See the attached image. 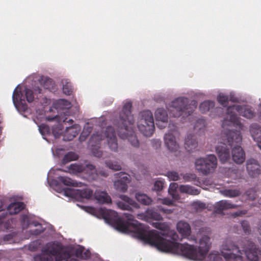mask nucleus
Instances as JSON below:
<instances>
[{
	"label": "nucleus",
	"mask_w": 261,
	"mask_h": 261,
	"mask_svg": "<svg viewBox=\"0 0 261 261\" xmlns=\"http://www.w3.org/2000/svg\"><path fill=\"white\" fill-rule=\"evenodd\" d=\"M112 213L114 212L108 210L101 211L103 218L110 223L112 222L117 230L125 233L133 232L136 237L161 251L179 254L194 260H202L210 249V238L207 236H203L200 239L197 249L188 243L181 244L164 238V234L155 230H148V227L134 220V217L130 214H123L127 220L124 221L119 217L112 218Z\"/></svg>",
	"instance_id": "obj_1"
},
{
	"label": "nucleus",
	"mask_w": 261,
	"mask_h": 261,
	"mask_svg": "<svg viewBox=\"0 0 261 261\" xmlns=\"http://www.w3.org/2000/svg\"><path fill=\"white\" fill-rule=\"evenodd\" d=\"M132 107L131 102L128 101L124 103L115 126L120 138L127 139L132 146L137 147L139 142L133 128L134 119L131 113Z\"/></svg>",
	"instance_id": "obj_2"
},
{
	"label": "nucleus",
	"mask_w": 261,
	"mask_h": 261,
	"mask_svg": "<svg viewBox=\"0 0 261 261\" xmlns=\"http://www.w3.org/2000/svg\"><path fill=\"white\" fill-rule=\"evenodd\" d=\"M221 139L228 142L231 148V155L233 161L242 164L245 160V154L241 146L242 138L240 130L224 128L221 133Z\"/></svg>",
	"instance_id": "obj_3"
},
{
	"label": "nucleus",
	"mask_w": 261,
	"mask_h": 261,
	"mask_svg": "<svg viewBox=\"0 0 261 261\" xmlns=\"http://www.w3.org/2000/svg\"><path fill=\"white\" fill-rule=\"evenodd\" d=\"M234 111L238 112L240 115L247 119H251L255 116V113L252 108L248 106H240L233 105L229 106L227 109V116L222 122V127L225 126L233 125L242 129L243 125L240 121V119L238 117Z\"/></svg>",
	"instance_id": "obj_4"
},
{
	"label": "nucleus",
	"mask_w": 261,
	"mask_h": 261,
	"mask_svg": "<svg viewBox=\"0 0 261 261\" xmlns=\"http://www.w3.org/2000/svg\"><path fill=\"white\" fill-rule=\"evenodd\" d=\"M197 102L195 100L190 102L186 97H178L172 102L168 109L170 116L178 117L185 114V115H190L197 107Z\"/></svg>",
	"instance_id": "obj_5"
},
{
	"label": "nucleus",
	"mask_w": 261,
	"mask_h": 261,
	"mask_svg": "<svg viewBox=\"0 0 261 261\" xmlns=\"http://www.w3.org/2000/svg\"><path fill=\"white\" fill-rule=\"evenodd\" d=\"M137 126L143 135L146 137L152 136L154 131V124L152 114L150 111H144L140 113Z\"/></svg>",
	"instance_id": "obj_6"
},
{
	"label": "nucleus",
	"mask_w": 261,
	"mask_h": 261,
	"mask_svg": "<svg viewBox=\"0 0 261 261\" xmlns=\"http://www.w3.org/2000/svg\"><path fill=\"white\" fill-rule=\"evenodd\" d=\"M196 169L204 175L213 173L217 167V159L214 154H209L205 158H200L195 162Z\"/></svg>",
	"instance_id": "obj_7"
},
{
	"label": "nucleus",
	"mask_w": 261,
	"mask_h": 261,
	"mask_svg": "<svg viewBox=\"0 0 261 261\" xmlns=\"http://www.w3.org/2000/svg\"><path fill=\"white\" fill-rule=\"evenodd\" d=\"M42 251L53 257H55L56 261H67L71 255L69 251L63 249L62 245L58 243L48 244Z\"/></svg>",
	"instance_id": "obj_8"
},
{
	"label": "nucleus",
	"mask_w": 261,
	"mask_h": 261,
	"mask_svg": "<svg viewBox=\"0 0 261 261\" xmlns=\"http://www.w3.org/2000/svg\"><path fill=\"white\" fill-rule=\"evenodd\" d=\"M223 142L220 143L216 147V150L220 162L222 164L225 163L230 159V149L231 148L228 146V142L222 140Z\"/></svg>",
	"instance_id": "obj_9"
},
{
	"label": "nucleus",
	"mask_w": 261,
	"mask_h": 261,
	"mask_svg": "<svg viewBox=\"0 0 261 261\" xmlns=\"http://www.w3.org/2000/svg\"><path fill=\"white\" fill-rule=\"evenodd\" d=\"M121 201L117 202V206L122 210L132 211V207L136 208H140L139 204L135 200L124 195H121L119 196Z\"/></svg>",
	"instance_id": "obj_10"
},
{
	"label": "nucleus",
	"mask_w": 261,
	"mask_h": 261,
	"mask_svg": "<svg viewBox=\"0 0 261 261\" xmlns=\"http://www.w3.org/2000/svg\"><path fill=\"white\" fill-rule=\"evenodd\" d=\"M108 144L112 151H117L118 150V143L116 133L113 127L108 126L105 132Z\"/></svg>",
	"instance_id": "obj_11"
},
{
	"label": "nucleus",
	"mask_w": 261,
	"mask_h": 261,
	"mask_svg": "<svg viewBox=\"0 0 261 261\" xmlns=\"http://www.w3.org/2000/svg\"><path fill=\"white\" fill-rule=\"evenodd\" d=\"M177 229L182 238L194 242H196V238L194 236H191V226L187 222L180 221L177 224Z\"/></svg>",
	"instance_id": "obj_12"
},
{
	"label": "nucleus",
	"mask_w": 261,
	"mask_h": 261,
	"mask_svg": "<svg viewBox=\"0 0 261 261\" xmlns=\"http://www.w3.org/2000/svg\"><path fill=\"white\" fill-rule=\"evenodd\" d=\"M22 94L20 91H18L16 88L13 93V102L17 109L19 111L25 112L28 109V106L25 100L22 99Z\"/></svg>",
	"instance_id": "obj_13"
},
{
	"label": "nucleus",
	"mask_w": 261,
	"mask_h": 261,
	"mask_svg": "<svg viewBox=\"0 0 261 261\" xmlns=\"http://www.w3.org/2000/svg\"><path fill=\"white\" fill-rule=\"evenodd\" d=\"M165 144L168 150L171 152H176L178 151L179 146L177 143L175 137L172 133H169L165 134L164 136Z\"/></svg>",
	"instance_id": "obj_14"
},
{
	"label": "nucleus",
	"mask_w": 261,
	"mask_h": 261,
	"mask_svg": "<svg viewBox=\"0 0 261 261\" xmlns=\"http://www.w3.org/2000/svg\"><path fill=\"white\" fill-rule=\"evenodd\" d=\"M260 167L257 160L253 159L247 160L246 168L250 176L253 177L257 176L260 173Z\"/></svg>",
	"instance_id": "obj_15"
},
{
	"label": "nucleus",
	"mask_w": 261,
	"mask_h": 261,
	"mask_svg": "<svg viewBox=\"0 0 261 261\" xmlns=\"http://www.w3.org/2000/svg\"><path fill=\"white\" fill-rule=\"evenodd\" d=\"M138 218L147 222H149L151 220L157 221L163 220L162 216L153 209H148L144 214H138Z\"/></svg>",
	"instance_id": "obj_16"
},
{
	"label": "nucleus",
	"mask_w": 261,
	"mask_h": 261,
	"mask_svg": "<svg viewBox=\"0 0 261 261\" xmlns=\"http://www.w3.org/2000/svg\"><path fill=\"white\" fill-rule=\"evenodd\" d=\"M155 117L156 125L161 129L165 127L168 121V115L166 111L162 108L158 109L155 112Z\"/></svg>",
	"instance_id": "obj_17"
},
{
	"label": "nucleus",
	"mask_w": 261,
	"mask_h": 261,
	"mask_svg": "<svg viewBox=\"0 0 261 261\" xmlns=\"http://www.w3.org/2000/svg\"><path fill=\"white\" fill-rule=\"evenodd\" d=\"M80 126L78 124H74L67 127L63 135V140L66 141L72 140L79 134Z\"/></svg>",
	"instance_id": "obj_18"
},
{
	"label": "nucleus",
	"mask_w": 261,
	"mask_h": 261,
	"mask_svg": "<svg viewBox=\"0 0 261 261\" xmlns=\"http://www.w3.org/2000/svg\"><path fill=\"white\" fill-rule=\"evenodd\" d=\"M97 169L92 164H88L83 166L82 173L86 175V177L89 180H96L97 178Z\"/></svg>",
	"instance_id": "obj_19"
},
{
	"label": "nucleus",
	"mask_w": 261,
	"mask_h": 261,
	"mask_svg": "<svg viewBox=\"0 0 261 261\" xmlns=\"http://www.w3.org/2000/svg\"><path fill=\"white\" fill-rule=\"evenodd\" d=\"M237 207V205L233 204L228 200H221L215 204V212L218 214H222L223 211L234 208Z\"/></svg>",
	"instance_id": "obj_20"
},
{
	"label": "nucleus",
	"mask_w": 261,
	"mask_h": 261,
	"mask_svg": "<svg viewBox=\"0 0 261 261\" xmlns=\"http://www.w3.org/2000/svg\"><path fill=\"white\" fill-rule=\"evenodd\" d=\"M94 195L95 199L100 203H110L112 202L110 196L105 191L96 190Z\"/></svg>",
	"instance_id": "obj_21"
},
{
	"label": "nucleus",
	"mask_w": 261,
	"mask_h": 261,
	"mask_svg": "<svg viewBox=\"0 0 261 261\" xmlns=\"http://www.w3.org/2000/svg\"><path fill=\"white\" fill-rule=\"evenodd\" d=\"M198 143L193 135H188L185 138V147L189 151H193L197 147Z\"/></svg>",
	"instance_id": "obj_22"
},
{
	"label": "nucleus",
	"mask_w": 261,
	"mask_h": 261,
	"mask_svg": "<svg viewBox=\"0 0 261 261\" xmlns=\"http://www.w3.org/2000/svg\"><path fill=\"white\" fill-rule=\"evenodd\" d=\"M25 204L22 202L11 203L7 207V211L10 215H16L25 208Z\"/></svg>",
	"instance_id": "obj_23"
},
{
	"label": "nucleus",
	"mask_w": 261,
	"mask_h": 261,
	"mask_svg": "<svg viewBox=\"0 0 261 261\" xmlns=\"http://www.w3.org/2000/svg\"><path fill=\"white\" fill-rule=\"evenodd\" d=\"M40 85L45 89L53 91L55 89L56 85L54 81L48 77L41 76L39 80Z\"/></svg>",
	"instance_id": "obj_24"
},
{
	"label": "nucleus",
	"mask_w": 261,
	"mask_h": 261,
	"mask_svg": "<svg viewBox=\"0 0 261 261\" xmlns=\"http://www.w3.org/2000/svg\"><path fill=\"white\" fill-rule=\"evenodd\" d=\"M250 132L255 141H261V126L257 124H253L251 126Z\"/></svg>",
	"instance_id": "obj_25"
},
{
	"label": "nucleus",
	"mask_w": 261,
	"mask_h": 261,
	"mask_svg": "<svg viewBox=\"0 0 261 261\" xmlns=\"http://www.w3.org/2000/svg\"><path fill=\"white\" fill-rule=\"evenodd\" d=\"M179 190L181 193L192 195H197L200 193V190L188 185H181L179 187Z\"/></svg>",
	"instance_id": "obj_26"
},
{
	"label": "nucleus",
	"mask_w": 261,
	"mask_h": 261,
	"mask_svg": "<svg viewBox=\"0 0 261 261\" xmlns=\"http://www.w3.org/2000/svg\"><path fill=\"white\" fill-rule=\"evenodd\" d=\"M58 180L64 185L72 187H81L82 183L75 181L70 178L66 176H60L58 177Z\"/></svg>",
	"instance_id": "obj_27"
},
{
	"label": "nucleus",
	"mask_w": 261,
	"mask_h": 261,
	"mask_svg": "<svg viewBox=\"0 0 261 261\" xmlns=\"http://www.w3.org/2000/svg\"><path fill=\"white\" fill-rule=\"evenodd\" d=\"M135 198L139 202L145 205L151 204L152 201V199L146 194L139 192L136 193Z\"/></svg>",
	"instance_id": "obj_28"
},
{
	"label": "nucleus",
	"mask_w": 261,
	"mask_h": 261,
	"mask_svg": "<svg viewBox=\"0 0 261 261\" xmlns=\"http://www.w3.org/2000/svg\"><path fill=\"white\" fill-rule=\"evenodd\" d=\"M215 106V102L213 101L207 100L201 103L199 106V110L201 113H204L208 112L211 109Z\"/></svg>",
	"instance_id": "obj_29"
},
{
	"label": "nucleus",
	"mask_w": 261,
	"mask_h": 261,
	"mask_svg": "<svg viewBox=\"0 0 261 261\" xmlns=\"http://www.w3.org/2000/svg\"><path fill=\"white\" fill-rule=\"evenodd\" d=\"M206 122L204 119L200 118L198 119L194 126V129L196 133L203 132L205 127Z\"/></svg>",
	"instance_id": "obj_30"
},
{
	"label": "nucleus",
	"mask_w": 261,
	"mask_h": 261,
	"mask_svg": "<svg viewBox=\"0 0 261 261\" xmlns=\"http://www.w3.org/2000/svg\"><path fill=\"white\" fill-rule=\"evenodd\" d=\"M78 159V155L73 152H68L63 157L62 162L65 164L69 162L76 160Z\"/></svg>",
	"instance_id": "obj_31"
},
{
	"label": "nucleus",
	"mask_w": 261,
	"mask_h": 261,
	"mask_svg": "<svg viewBox=\"0 0 261 261\" xmlns=\"http://www.w3.org/2000/svg\"><path fill=\"white\" fill-rule=\"evenodd\" d=\"M77 193L81 197L86 199H90L93 195V191L89 188L78 190Z\"/></svg>",
	"instance_id": "obj_32"
},
{
	"label": "nucleus",
	"mask_w": 261,
	"mask_h": 261,
	"mask_svg": "<svg viewBox=\"0 0 261 261\" xmlns=\"http://www.w3.org/2000/svg\"><path fill=\"white\" fill-rule=\"evenodd\" d=\"M56 107L57 109H68L71 107V103L67 100L61 99L57 101Z\"/></svg>",
	"instance_id": "obj_33"
},
{
	"label": "nucleus",
	"mask_w": 261,
	"mask_h": 261,
	"mask_svg": "<svg viewBox=\"0 0 261 261\" xmlns=\"http://www.w3.org/2000/svg\"><path fill=\"white\" fill-rule=\"evenodd\" d=\"M114 186L117 191L122 192H126L128 188L127 184L122 180H117L115 181Z\"/></svg>",
	"instance_id": "obj_34"
},
{
	"label": "nucleus",
	"mask_w": 261,
	"mask_h": 261,
	"mask_svg": "<svg viewBox=\"0 0 261 261\" xmlns=\"http://www.w3.org/2000/svg\"><path fill=\"white\" fill-rule=\"evenodd\" d=\"M8 216L7 212L5 209L4 201L0 200V224L4 222Z\"/></svg>",
	"instance_id": "obj_35"
},
{
	"label": "nucleus",
	"mask_w": 261,
	"mask_h": 261,
	"mask_svg": "<svg viewBox=\"0 0 261 261\" xmlns=\"http://www.w3.org/2000/svg\"><path fill=\"white\" fill-rule=\"evenodd\" d=\"M34 261H53L54 258L51 255L46 254L42 251L40 254L36 255L34 258Z\"/></svg>",
	"instance_id": "obj_36"
},
{
	"label": "nucleus",
	"mask_w": 261,
	"mask_h": 261,
	"mask_svg": "<svg viewBox=\"0 0 261 261\" xmlns=\"http://www.w3.org/2000/svg\"><path fill=\"white\" fill-rule=\"evenodd\" d=\"M63 93L67 95H71L73 91V88L71 83L69 82H67V80H65V82H63Z\"/></svg>",
	"instance_id": "obj_37"
},
{
	"label": "nucleus",
	"mask_w": 261,
	"mask_h": 261,
	"mask_svg": "<svg viewBox=\"0 0 261 261\" xmlns=\"http://www.w3.org/2000/svg\"><path fill=\"white\" fill-rule=\"evenodd\" d=\"M207 261H223V258L217 252H212L207 256Z\"/></svg>",
	"instance_id": "obj_38"
},
{
	"label": "nucleus",
	"mask_w": 261,
	"mask_h": 261,
	"mask_svg": "<svg viewBox=\"0 0 261 261\" xmlns=\"http://www.w3.org/2000/svg\"><path fill=\"white\" fill-rule=\"evenodd\" d=\"M83 166L77 164H71L69 166L68 169L70 172L73 174H77L79 173H82Z\"/></svg>",
	"instance_id": "obj_39"
},
{
	"label": "nucleus",
	"mask_w": 261,
	"mask_h": 261,
	"mask_svg": "<svg viewBox=\"0 0 261 261\" xmlns=\"http://www.w3.org/2000/svg\"><path fill=\"white\" fill-rule=\"evenodd\" d=\"M241 194L239 190L236 189L225 190L224 191V195L229 197H236Z\"/></svg>",
	"instance_id": "obj_40"
},
{
	"label": "nucleus",
	"mask_w": 261,
	"mask_h": 261,
	"mask_svg": "<svg viewBox=\"0 0 261 261\" xmlns=\"http://www.w3.org/2000/svg\"><path fill=\"white\" fill-rule=\"evenodd\" d=\"M106 165L109 168L113 170L118 171L121 169V165L117 162L106 161Z\"/></svg>",
	"instance_id": "obj_41"
},
{
	"label": "nucleus",
	"mask_w": 261,
	"mask_h": 261,
	"mask_svg": "<svg viewBox=\"0 0 261 261\" xmlns=\"http://www.w3.org/2000/svg\"><path fill=\"white\" fill-rule=\"evenodd\" d=\"M217 100L221 105L226 107L228 103V97L224 94H220L217 97Z\"/></svg>",
	"instance_id": "obj_42"
},
{
	"label": "nucleus",
	"mask_w": 261,
	"mask_h": 261,
	"mask_svg": "<svg viewBox=\"0 0 261 261\" xmlns=\"http://www.w3.org/2000/svg\"><path fill=\"white\" fill-rule=\"evenodd\" d=\"M166 175L170 180L177 181L179 179L178 173L174 171H168L167 172Z\"/></svg>",
	"instance_id": "obj_43"
},
{
	"label": "nucleus",
	"mask_w": 261,
	"mask_h": 261,
	"mask_svg": "<svg viewBox=\"0 0 261 261\" xmlns=\"http://www.w3.org/2000/svg\"><path fill=\"white\" fill-rule=\"evenodd\" d=\"M177 188V184L176 183L171 184L169 189V192L170 194L172 195L173 198L177 200L179 198L178 195H176L175 193L176 192V189Z\"/></svg>",
	"instance_id": "obj_44"
},
{
	"label": "nucleus",
	"mask_w": 261,
	"mask_h": 261,
	"mask_svg": "<svg viewBox=\"0 0 261 261\" xmlns=\"http://www.w3.org/2000/svg\"><path fill=\"white\" fill-rule=\"evenodd\" d=\"M39 130L41 134L43 136H45L50 133L49 127L45 124H41L39 126Z\"/></svg>",
	"instance_id": "obj_45"
},
{
	"label": "nucleus",
	"mask_w": 261,
	"mask_h": 261,
	"mask_svg": "<svg viewBox=\"0 0 261 261\" xmlns=\"http://www.w3.org/2000/svg\"><path fill=\"white\" fill-rule=\"evenodd\" d=\"M24 92L27 100L29 102H32L33 101L34 97L33 91L30 89L25 88Z\"/></svg>",
	"instance_id": "obj_46"
},
{
	"label": "nucleus",
	"mask_w": 261,
	"mask_h": 261,
	"mask_svg": "<svg viewBox=\"0 0 261 261\" xmlns=\"http://www.w3.org/2000/svg\"><path fill=\"white\" fill-rule=\"evenodd\" d=\"M117 174L119 175V180H122L127 184L130 182V176L128 174L124 172H120Z\"/></svg>",
	"instance_id": "obj_47"
},
{
	"label": "nucleus",
	"mask_w": 261,
	"mask_h": 261,
	"mask_svg": "<svg viewBox=\"0 0 261 261\" xmlns=\"http://www.w3.org/2000/svg\"><path fill=\"white\" fill-rule=\"evenodd\" d=\"M192 205L196 211L202 210L206 207L205 204L200 201H194Z\"/></svg>",
	"instance_id": "obj_48"
},
{
	"label": "nucleus",
	"mask_w": 261,
	"mask_h": 261,
	"mask_svg": "<svg viewBox=\"0 0 261 261\" xmlns=\"http://www.w3.org/2000/svg\"><path fill=\"white\" fill-rule=\"evenodd\" d=\"M241 224L244 232L245 233H249L251 231V229L248 222L246 220H244L241 222Z\"/></svg>",
	"instance_id": "obj_49"
},
{
	"label": "nucleus",
	"mask_w": 261,
	"mask_h": 261,
	"mask_svg": "<svg viewBox=\"0 0 261 261\" xmlns=\"http://www.w3.org/2000/svg\"><path fill=\"white\" fill-rule=\"evenodd\" d=\"M58 131L57 130V128L55 127H54L53 128V133L55 136L56 138H58L60 136V134H61V130L63 128V126L62 124H58Z\"/></svg>",
	"instance_id": "obj_50"
},
{
	"label": "nucleus",
	"mask_w": 261,
	"mask_h": 261,
	"mask_svg": "<svg viewBox=\"0 0 261 261\" xmlns=\"http://www.w3.org/2000/svg\"><path fill=\"white\" fill-rule=\"evenodd\" d=\"M101 139V137L98 134H93L91 138L90 143L94 142L96 144H99Z\"/></svg>",
	"instance_id": "obj_51"
},
{
	"label": "nucleus",
	"mask_w": 261,
	"mask_h": 261,
	"mask_svg": "<svg viewBox=\"0 0 261 261\" xmlns=\"http://www.w3.org/2000/svg\"><path fill=\"white\" fill-rule=\"evenodd\" d=\"M163 187L164 182L160 180H157L154 184L153 189L155 191H160L163 189Z\"/></svg>",
	"instance_id": "obj_52"
},
{
	"label": "nucleus",
	"mask_w": 261,
	"mask_h": 261,
	"mask_svg": "<svg viewBox=\"0 0 261 261\" xmlns=\"http://www.w3.org/2000/svg\"><path fill=\"white\" fill-rule=\"evenodd\" d=\"M182 177L186 181H190L196 178V175L194 174L186 173L183 174Z\"/></svg>",
	"instance_id": "obj_53"
},
{
	"label": "nucleus",
	"mask_w": 261,
	"mask_h": 261,
	"mask_svg": "<svg viewBox=\"0 0 261 261\" xmlns=\"http://www.w3.org/2000/svg\"><path fill=\"white\" fill-rule=\"evenodd\" d=\"M92 151L94 156L97 158H100L102 156V152L100 150L99 147L93 148L92 149Z\"/></svg>",
	"instance_id": "obj_54"
},
{
	"label": "nucleus",
	"mask_w": 261,
	"mask_h": 261,
	"mask_svg": "<svg viewBox=\"0 0 261 261\" xmlns=\"http://www.w3.org/2000/svg\"><path fill=\"white\" fill-rule=\"evenodd\" d=\"M84 251V248L80 247L77 248L75 251V255L77 258L82 259V254Z\"/></svg>",
	"instance_id": "obj_55"
},
{
	"label": "nucleus",
	"mask_w": 261,
	"mask_h": 261,
	"mask_svg": "<svg viewBox=\"0 0 261 261\" xmlns=\"http://www.w3.org/2000/svg\"><path fill=\"white\" fill-rule=\"evenodd\" d=\"M75 194L74 191L71 188H66L64 190V194L68 197H72Z\"/></svg>",
	"instance_id": "obj_56"
},
{
	"label": "nucleus",
	"mask_w": 261,
	"mask_h": 261,
	"mask_svg": "<svg viewBox=\"0 0 261 261\" xmlns=\"http://www.w3.org/2000/svg\"><path fill=\"white\" fill-rule=\"evenodd\" d=\"M20 221L22 225H24L25 223L27 225L29 224V217L27 215H22L20 216Z\"/></svg>",
	"instance_id": "obj_57"
},
{
	"label": "nucleus",
	"mask_w": 261,
	"mask_h": 261,
	"mask_svg": "<svg viewBox=\"0 0 261 261\" xmlns=\"http://www.w3.org/2000/svg\"><path fill=\"white\" fill-rule=\"evenodd\" d=\"M246 213H247V211H245V210H241V211H237V212H236L235 213H233L232 214V216L233 217H238V216H241L242 215H245Z\"/></svg>",
	"instance_id": "obj_58"
},
{
	"label": "nucleus",
	"mask_w": 261,
	"mask_h": 261,
	"mask_svg": "<svg viewBox=\"0 0 261 261\" xmlns=\"http://www.w3.org/2000/svg\"><path fill=\"white\" fill-rule=\"evenodd\" d=\"M46 119L48 121L56 120V121H57L59 123L62 121V119L60 118V117L58 115H56L55 117L48 116V117H46Z\"/></svg>",
	"instance_id": "obj_59"
},
{
	"label": "nucleus",
	"mask_w": 261,
	"mask_h": 261,
	"mask_svg": "<svg viewBox=\"0 0 261 261\" xmlns=\"http://www.w3.org/2000/svg\"><path fill=\"white\" fill-rule=\"evenodd\" d=\"M96 173H97V176L100 175L103 177H107L108 176V173L103 169H97Z\"/></svg>",
	"instance_id": "obj_60"
},
{
	"label": "nucleus",
	"mask_w": 261,
	"mask_h": 261,
	"mask_svg": "<svg viewBox=\"0 0 261 261\" xmlns=\"http://www.w3.org/2000/svg\"><path fill=\"white\" fill-rule=\"evenodd\" d=\"M82 255H83L82 259H88L90 257V252L88 250H86V251L84 250Z\"/></svg>",
	"instance_id": "obj_61"
},
{
	"label": "nucleus",
	"mask_w": 261,
	"mask_h": 261,
	"mask_svg": "<svg viewBox=\"0 0 261 261\" xmlns=\"http://www.w3.org/2000/svg\"><path fill=\"white\" fill-rule=\"evenodd\" d=\"M153 225L155 227H156L159 229H161V230L164 229V224L161 223H159V222L153 223Z\"/></svg>",
	"instance_id": "obj_62"
},
{
	"label": "nucleus",
	"mask_w": 261,
	"mask_h": 261,
	"mask_svg": "<svg viewBox=\"0 0 261 261\" xmlns=\"http://www.w3.org/2000/svg\"><path fill=\"white\" fill-rule=\"evenodd\" d=\"M163 203L167 205H171L173 204V201L170 199L164 198L163 199Z\"/></svg>",
	"instance_id": "obj_63"
},
{
	"label": "nucleus",
	"mask_w": 261,
	"mask_h": 261,
	"mask_svg": "<svg viewBox=\"0 0 261 261\" xmlns=\"http://www.w3.org/2000/svg\"><path fill=\"white\" fill-rule=\"evenodd\" d=\"M153 145L156 148L160 147L161 145V141L160 140H153Z\"/></svg>",
	"instance_id": "obj_64"
}]
</instances>
